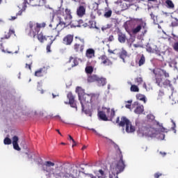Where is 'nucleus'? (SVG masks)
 I'll list each match as a JSON object with an SVG mask.
<instances>
[{"instance_id":"obj_34","label":"nucleus","mask_w":178,"mask_h":178,"mask_svg":"<svg viewBox=\"0 0 178 178\" xmlns=\"http://www.w3.org/2000/svg\"><path fill=\"white\" fill-rule=\"evenodd\" d=\"M97 83L100 84V86H105L106 84V79L105 78H99L97 77Z\"/></svg>"},{"instance_id":"obj_64","label":"nucleus","mask_w":178,"mask_h":178,"mask_svg":"<svg viewBox=\"0 0 178 178\" xmlns=\"http://www.w3.org/2000/svg\"><path fill=\"white\" fill-rule=\"evenodd\" d=\"M90 130H92V131H93L94 133H95V134H97L98 136V132H97V131L94 129H90Z\"/></svg>"},{"instance_id":"obj_51","label":"nucleus","mask_w":178,"mask_h":178,"mask_svg":"<svg viewBox=\"0 0 178 178\" xmlns=\"http://www.w3.org/2000/svg\"><path fill=\"white\" fill-rule=\"evenodd\" d=\"M172 38L175 41V42H178V36L175 35V33H172Z\"/></svg>"},{"instance_id":"obj_19","label":"nucleus","mask_w":178,"mask_h":178,"mask_svg":"<svg viewBox=\"0 0 178 178\" xmlns=\"http://www.w3.org/2000/svg\"><path fill=\"white\" fill-rule=\"evenodd\" d=\"M19 137L17 136H14L13 137V145L14 149L16 151H20V147H19Z\"/></svg>"},{"instance_id":"obj_52","label":"nucleus","mask_w":178,"mask_h":178,"mask_svg":"<svg viewBox=\"0 0 178 178\" xmlns=\"http://www.w3.org/2000/svg\"><path fill=\"white\" fill-rule=\"evenodd\" d=\"M112 27V25L107 24L106 26H103L102 28V31H105V30H108V29H111Z\"/></svg>"},{"instance_id":"obj_1","label":"nucleus","mask_w":178,"mask_h":178,"mask_svg":"<svg viewBox=\"0 0 178 178\" xmlns=\"http://www.w3.org/2000/svg\"><path fill=\"white\" fill-rule=\"evenodd\" d=\"M47 26L45 22L42 23H35L33 21H30L28 24V29H26V33H28V35L29 37H33V38H35L37 35V38L40 42H44V41L47 40V38L42 33H40L41 29H44Z\"/></svg>"},{"instance_id":"obj_39","label":"nucleus","mask_w":178,"mask_h":178,"mask_svg":"<svg viewBox=\"0 0 178 178\" xmlns=\"http://www.w3.org/2000/svg\"><path fill=\"white\" fill-rule=\"evenodd\" d=\"M3 144L5 145H10V144H12V140L8 137H6L3 140Z\"/></svg>"},{"instance_id":"obj_29","label":"nucleus","mask_w":178,"mask_h":178,"mask_svg":"<svg viewBox=\"0 0 178 178\" xmlns=\"http://www.w3.org/2000/svg\"><path fill=\"white\" fill-rule=\"evenodd\" d=\"M138 57L140 58L138 60V66H143V65L145 63V57L144 56V54H139L138 55Z\"/></svg>"},{"instance_id":"obj_37","label":"nucleus","mask_w":178,"mask_h":178,"mask_svg":"<svg viewBox=\"0 0 178 178\" xmlns=\"http://www.w3.org/2000/svg\"><path fill=\"white\" fill-rule=\"evenodd\" d=\"M70 25L71 26V27H79V26H80L79 24V20H72V19Z\"/></svg>"},{"instance_id":"obj_58","label":"nucleus","mask_w":178,"mask_h":178,"mask_svg":"<svg viewBox=\"0 0 178 178\" xmlns=\"http://www.w3.org/2000/svg\"><path fill=\"white\" fill-rule=\"evenodd\" d=\"M29 159H33V153L27 154Z\"/></svg>"},{"instance_id":"obj_31","label":"nucleus","mask_w":178,"mask_h":178,"mask_svg":"<svg viewBox=\"0 0 178 178\" xmlns=\"http://www.w3.org/2000/svg\"><path fill=\"white\" fill-rule=\"evenodd\" d=\"M90 102L94 101H98V98H99V95L95 93H90Z\"/></svg>"},{"instance_id":"obj_23","label":"nucleus","mask_w":178,"mask_h":178,"mask_svg":"<svg viewBox=\"0 0 178 178\" xmlns=\"http://www.w3.org/2000/svg\"><path fill=\"white\" fill-rule=\"evenodd\" d=\"M76 92L78 94L79 99H81L83 95H86V93L84 92V90L81 88V87H76Z\"/></svg>"},{"instance_id":"obj_33","label":"nucleus","mask_w":178,"mask_h":178,"mask_svg":"<svg viewBox=\"0 0 178 178\" xmlns=\"http://www.w3.org/2000/svg\"><path fill=\"white\" fill-rule=\"evenodd\" d=\"M165 3H166L167 8H168V9H174L175 8V3H173V1H172V0H167L165 1Z\"/></svg>"},{"instance_id":"obj_14","label":"nucleus","mask_w":178,"mask_h":178,"mask_svg":"<svg viewBox=\"0 0 178 178\" xmlns=\"http://www.w3.org/2000/svg\"><path fill=\"white\" fill-rule=\"evenodd\" d=\"M99 59L101 60V64L104 65V66H111L112 65V61L105 55L100 56Z\"/></svg>"},{"instance_id":"obj_48","label":"nucleus","mask_w":178,"mask_h":178,"mask_svg":"<svg viewBox=\"0 0 178 178\" xmlns=\"http://www.w3.org/2000/svg\"><path fill=\"white\" fill-rule=\"evenodd\" d=\"M172 48L174 51H175L176 52H178V42H174V44H172Z\"/></svg>"},{"instance_id":"obj_42","label":"nucleus","mask_w":178,"mask_h":178,"mask_svg":"<svg viewBox=\"0 0 178 178\" xmlns=\"http://www.w3.org/2000/svg\"><path fill=\"white\" fill-rule=\"evenodd\" d=\"M78 23L79 24V27H87V26H88L87 23H84V21H83V19H79Z\"/></svg>"},{"instance_id":"obj_56","label":"nucleus","mask_w":178,"mask_h":178,"mask_svg":"<svg viewBox=\"0 0 178 178\" xmlns=\"http://www.w3.org/2000/svg\"><path fill=\"white\" fill-rule=\"evenodd\" d=\"M161 176H162L161 173L157 172L154 174V178H159Z\"/></svg>"},{"instance_id":"obj_21","label":"nucleus","mask_w":178,"mask_h":178,"mask_svg":"<svg viewBox=\"0 0 178 178\" xmlns=\"http://www.w3.org/2000/svg\"><path fill=\"white\" fill-rule=\"evenodd\" d=\"M103 109L106 111V113H107V115L110 117V119L113 120V118H115V109L112 108L111 111L110 108H106V107L103 108Z\"/></svg>"},{"instance_id":"obj_53","label":"nucleus","mask_w":178,"mask_h":178,"mask_svg":"<svg viewBox=\"0 0 178 178\" xmlns=\"http://www.w3.org/2000/svg\"><path fill=\"white\" fill-rule=\"evenodd\" d=\"M51 45H52V43H51L50 40L49 44L47 45V52H51Z\"/></svg>"},{"instance_id":"obj_46","label":"nucleus","mask_w":178,"mask_h":178,"mask_svg":"<svg viewBox=\"0 0 178 178\" xmlns=\"http://www.w3.org/2000/svg\"><path fill=\"white\" fill-rule=\"evenodd\" d=\"M135 81L138 84V86H140V84H143V82L144 81L143 80L142 77H138L135 79Z\"/></svg>"},{"instance_id":"obj_20","label":"nucleus","mask_w":178,"mask_h":178,"mask_svg":"<svg viewBox=\"0 0 178 178\" xmlns=\"http://www.w3.org/2000/svg\"><path fill=\"white\" fill-rule=\"evenodd\" d=\"M86 56L88 59L95 58V50L94 49H88L86 52Z\"/></svg>"},{"instance_id":"obj_11","label":"nucleus","mask_w":178,"mask_h":178,"mask_svg":"<svg viewBox=\"0 0 178 178\" xmlns=\"http://www.w3.org/2000/svg\"><path fill=\"white\" fill-rule=\"evenodd\" d=\"M74 39V35L68 34L63 38V44H64V45H70L71 44L73 43Z\"/></svg>"},{"instance_id":"obj_26","label":"nucleus","mask_w":178,"mask_h":178,"mask_svg":"<svg viewBox=\"0 0 178 178\" xmlns=\"http://www.w3.org/2000/svg\"><path fill=\"white\" fill-rule=\"evenodd\" d=\"M98 76L96 74L89 75L87 79L88 83H95V81H97Z\"/></svg>"},{"instance_id":"obj_63","label":"nucleus","mask_w":178,"mask_h":178,"mask_svg":"<svg viewBox=\"0 0 178 178\" xmlns=\"http://www.w3.org/2000/svg\"><path fill=\"white\" fill-rule=\"evenodd\" d=\"M160 154H161V155H162V156H165V155H166V152H160Z\"/></svg>"},{"instance_id":"obj_24","label":"nucleus","mask_w":178,"mask_h":178,"mask_svg":"<svg viewBox=\"0 0 178 178\" xmlns=\"http://www.w3.org/2000/svg\"><path fill=\"white\" fill-rule=\"evenodd\" d=\"M18 8H19V9L22 8V9L16 14V16H22V14L23 13V12L26 10V8H27V5L26 2H24L22 5H19Z\"/></svg>"},{"instance_id":"obj_8","label":"nucleus","mask_w":178,"mask_h":178,"mask_svg":"<svg viewBox=\"0 0 178 178\" xmlns=\"http://www.w3.org/2000/svg\"><path fill=\"white\" fill-rule=\"evenodd\" d=\"M138 133H139V134H142V136L154 137V135L156 133V130L152 127H142L138 129Z\"/></svg>"},{"instance_id":"obj_28","label":"nucleus","mask_w":178,"mask_h":178,"mask_svg":"<svg viewBox=\"0 0 178 178\" xmlns=\"http://www.w3.org/2000/svg\"><path fill=\"white\" fill-rule=\"evenodd\" d=\"M79 59L78 58H73V56L70 57L69 63L73 62V64L72 65V67H74L75 66L79 65Z\"/></svg>"},{"instance_id":"obj_30","label":"nucleus","mask_w":178,"mask_h":178,"mask_svg":"<svg viewBox=\"0 0 178 178\" xmlns=\"http://www.w3.org/2000/svg\"><path fill=\"white\" fill-rule=\"evenodd\" d=\"M136 99H138L139 101H143L144 104L147 102V99H145V95L138 93L136 95Z\"/></svg>"},{"instance_id":"obj_22","label":"nucleus","mask_w":178,"mask_h":178,"mask_svg":"<svg viewBox=\"0 0 178 178\" xmlns=\"http://www.w3.org/2000/svg\"><path fill=\"white\" fill-rule=\"evenodd\" d=\"M145 26V23L141 21V23L138 24L136 28L132 29L133 34H137V33H140L141 31V29H143V26Z\"/></svg>"},{"instance_id":"obj_50","label":"nucleus","mask_w":178,"mask_h":178,"mask_svg":"<svg viewBox=\"0 0 178 178\" xmlns=\"http://www.w3.org/2000/svg\"><path fill=\"white\" fill-rule=\"evenodd\" d=\"M115 40V38L113 37V35H111L108 38H107V41L108 42H112V41Z\"/></svg>"},{"instance_id":"obj_12","label":"nucleus","mask_w":178,"mask_h":178,"mask_svg":"<svg viewBox=\"0 0 178 178\" xmlns=\"http://www.w3.org/2000/svg\"><path fill=\"white\" fill-rule=\"evenodd\" d=\"M133 106L134 108H136L134 113H136V115H141V113L144 112V106L143 104H139L138 102H135Z\"/></svg>"},{"instance_id":"obj_9","label":"nucleus","mask_w":178,"mask_h":178,"mask_svg":"<svg viewBox=\"0 0 178 178\" xmlns=\"http://www.w3.org/2000/svg\"><path fill=\"white\" fill-rule=\"evenodd\" d=\"M81 104L82 111H84L86 108H88L90 104H91V96L90 94H86L79 99Z\"/></svg>"},{"instance_id":"obj_45","label":"nucleus","mask_w":178,"mask_h":178,"mask_svg":"<svg viewBox=\"0 0 178 178\" xmlns=\"http://www.w3.org/2000/svg\"><path fill=\"white\" fill-rule=\"evenodd\" d=\"M157 126H159L160 127H161L160 129V131H161L162 133H168V129H166L165 127L161 126V124L159 123V122H156Z\"/></svg>"},{"instance_id":"obj_49","label":"nucleus","mask_w":178,"mask_h":178,"mask_svg":"<svg viewBox=\"0 0 178 178\" xmlns=\"http://www.w3.org/2000/svg\"><path fill=\"white\" fill-rule=\"evenodd\" d=\"M112 16V11L111 10H108L104 13V17H111Z\"/></svg>"},{"instance_id":"obj_62","label":"nucleus","mask_w":178,"mask_h":178,"mask_svg":"<svg viewBox=\"0 0 178 178\" xmlns=\"http://www.w3.org/2000/svg\"><path fill=\"white\" fill-rule=\"evenodd\" d=\"M68 137H69L70 140H72V143H75V140H74V139H73V137H72V136L68 135Z\"/></svg>"},{"instance_id":"obj_13","label":"nucleus","mask_w":178,"mask_h":178,"mask_svg":"<svg viewBox=\"0 0 178 178\" xmlns=\"http://www.w3.org/2000/svg\"><path fill=\"white\" fill-rule=\"evenodd\" d=\"M83 5H80L76 9V15L79 17H83L86 15V9L87 6H86V3H83Z\"/></svg>"},{"instance_id":"obj_25","label":"nucleus","mask_w":178,"mask_h":178,"mask_svg":"<svg viewBox=\"0 0 178 178\" xmlns=\"http://www.w3.org/2000/svg\"><path fill=\"white\" fill-rule=\"evenodd\" d=\"M118 41L121 44H124L126 42V35L122 32L118 33Z\"/></svg>"},{"instance_id":"obj_32","label":"nucleus","mask_w":178,"mask_h":178,"mask_svg":"<svg viewBox=\"0 0 178 178\" xmlns=\"http://www.w3.org/2000/svg\"><path fill=\"white\" fill-rule=\"evenodd\" d=\"M119 55L120 59H122L123 62H124V58L127 57V51L124 49H122Z\"/></svg>"},{"instance_id":"obj_5","label":"nucleus","mask_w":178,"mask_h":178,"mask_svg":"<svg viewBox=\"0 0 178 178\" xmlns=\"http://www.w3.org/2000/svg\"><path fill=\"white\" fill-rule=\"evenodd\" d=\"M115 123H117L120 127H124L125 131L127 133H134L136 131V127L131 124L130 120H128L127 118L122 116L121 118L118 117Z\"/></svg>"},{"instance_id":"obj_18","label":"nucleus","mask_w":178,"mask_h":178,"mask_svg":"<svg viewBox=\"0 0 178 178\" xmlns=\"http://www.w3.org/2000/svg\"><path fill=\"white\" fill-rule=\"evenodd\" d=\"M47 67H43L35 72V76L36 77H42L44 74H47Z\"/></svg>"},{"instance_id":"obj_6","label":"nucleus","mask_w":178,"mask_h":178,"mask_svg":"<svg viewBox=\"0 0 178 178\" xmlns=\"http://www.w3.org/2000/svg\"><path fill=\"white\" fill-rule=\"evenodd\" d=\"M113 147L116 151L119 152L120 160L116 163V169L118 170V173H122L123 170H124V168H126V164H124V161H123V154H122V150H120V147L115 142H113Z\"/></svg>"},{"instance_id":"obj_40","label":"nucleus","mask_w":178,"mask_h":178,"mask_svg":"<svg viewBox=\"0 0 178 178\" xmlns=\"http://www.w3.org/2000/svg\"><path fill=\"white\" fill-rule=\"evenodd\" d=\"M115 174L113 173V172H112V173L110 175V176H109L110 178H119V177H118V175H119V173H120V172H118V169H116V164H115Z\"/></svg>"},{"instance_id":"obj_41","label":"nucleus","mask_w":178,"mask_h":178,"mask_svg":"<svg viewBox=\"0 0 178 178\" xmlns=\"http://www.w3.org/2000/svg\"><path fill=\"white\" fill-rule=\"evenodd\" d=\"M99 173L100 175H97L98 178H105L106 177V175L105 174V171L103 170H99Z\"/></svg>"},{"instance_id":"obj_17","label":"nucleus","mask_w":178,"mask_h":178,"mask_svg":"<svg viewBox=\"0 0 178 178\" xmlns=\"http://www.w3.org/2000/svg\"><path fill=\"white\" fill-rule=\"evenodd\" d=\"M67 97L69 99V104L72 108H77V104H76V102H74V96L73 95V93L69 92L67 95Z\"/></svg>"},{"instance_id":"obj_10","label":"nucleus","mask_w":178,"mask_h":178,"mask_svg":"<svg viewBox=\"0 0 178 178\" xmlns=\"http://www.w3.org/2000/svg\"><path fill=\"white\" fill-rule=\"evenodd\" d=\"M64 21L67 23V26H70L73 15H72V10L69 8H65V13L63 15Z\"/></svg>"},{"instance_id":"obj_2","label":"nucleus","mask_w":178,"mask_h":178,"mask_svg":"<svg viewBox=\"0 0 178 178\" xmlns=\"http://www.w3.org/2000/svg\"><path fill=\"white\" fill-rule=\"evenodd\" d=\"M79 178L80 177V168L76 165L64 164L61 165L60 177Z\"/></svg>"},{"instance_id":"obj_57","label":"nucleus","mask_w":178,"mask_h":178,"mask_svg":"<svg viewBox=\"0 0 178 178\" xmlns=\"http://www.w3.org/2000/svg\"><path fill=\"white\" fill-rule=\"evenodd\" d=\"M86 176H88V177H90V178H97V176H95L92 174H86Z\"/></svg>"},{"instance_id":"obj_3","label":"nucleus","mask_w":178,"mask_h":178,"mask_svg":"<svg viewBox=\"0 0 178 178\" xmlns=\"http://www.w3.org/2000/svg\"><path fill=\"white\" fill-rule=\"evenodd\" d=\"M55 166V163L52 161H45L42 165L43 172H46V177L47 178L55 177L60 178V173L62 171V165L56 166L55 168H53Z\"/></svg>"},{"instance_id":"obj_60","label":"nucleus","mask_w":178,"mask_h":178,"mask_svg":"<svg viewBox=\"0 0 178 178\" xmlns=\"http://www.w3.org/2000/svg\"><path fill=\"white\" fill-rule=\"evenodd\" d=\"M133 47H134V48H140V47H141V45L138 44H134Z\"/></svg>"},{"instance_id":"obj_27","label":"nucleus","mask_w":178,"mask_h":178,"mask_svg":"<svg viewBox=\"0 0 178 178\" xmlns=\"http://www.w3.org/2000/svg\"><path fill=\"white\" fill-rule=\"evenodd\" d=\"M98 116L101 119V120H104V122H108V117H106V114L104 111H99Z\"/></svg>"},{"instance_id":"obj_43","label":"nucleus","mask_w":178,"mask_h":178,"mask_svg":"<svg viewBox=\"0 0 178 178\" xmlns=\"http://www.w3.org/2000/svg\"><path fill=\"white\" fill-rule=\"evenodd\" d=\"M90 29H97V24L94 21H89Z\"/></svg>"},{"instance_id":"obj_15","label":"nucleus","mask_w":178,"mask_h":178,"mask_svg":"<svg viewBox=\"0 0 178 178\" xmlns=\"http://www.w3.org/2000/svg\"><path fill=\"white\" fill-rule=\"evenodd\" d=\"M60 32L59 31L56 30V29H54L51 31L50 36H48V38L51 40V44H53L55 40H56L57 37H59Z\"/></svg>"},{"instance_id":"obj_55","label":"nucleus","mask_w":178,"mask_h":178,"mask_svg":"<svg viewBox=\"0 0 178 178\" xmlns=\"http://www.w3.org/2000/svg\"><path fill=\"white\" fill-rule=\"evenodd\" d=\"M165 77H169V73L166 72L165 70H161Z\"/></svg>"},{"instance_id":"obj_7","label":"nucleus","mask_w":178,"mask_h":178,"mask_svg":"<svg viewBox=\"0 0 178 178\" xmlns=\"http://www.w3.org/2000/svg\"><path fill=\"white\" fill-rule=\"evenodd\" d=\"M86 48V40L81 37H75V43L73 46V49L78 54H83Z\"/></svg>"},{"instance_id":"obj_38","label":"nucleus","mask_w":178,"mask_h":178,"mask_svg":"<svg viewBox=\"0 0 178 178\" xmlns=\"http://www.w3.org/2000/svg\"><path fill=\"white\" fill-rule=\"evenodd\" d=\"M59 26H61L62 29H65V27H67V23H66V21L62 22L60 19L59 23L57 24V27H59Z\"/></svg>"},{"instance_id":"obj_54","label":"nucleus","mask_w":178,"mask_h":178,"mask_svg":"<svg viewBox=\"0 0 178 178\" xmlns=\"http://www.w3.org/2000/svg\"><path fill=\"white\" fill-rule=\"evenodd\" d=\"M31 65H33V62L29 63V64H26V69H29V70H31Z\"/></svg>"},{"instance_id":"obj_4","label":"nucleus","mask_w":178,"mask_h":178,"mask_svg":"<svg viewBox=\"0 0 178 178\" xmlns=\"http://www.w3.org/2000/svg\"><path fill=\"white\" fill-rule=\"evenodd\" d=\"M12 35H16L15 34V30L13 29H9L8 32H6L3 38H1L0 40V51L2 52H4V54H17V51H9V49H8V44L5 42V40H9Z\"/></svg>"},{"instance_id":"obj_35","label":"nucleus","mask_w":178,"mask_h":178,"mask_svg":"<svg viewBox=\"0 0 178 178\" xmlns=\"http://www.w3.org/2000/svg\"><path fill=\"white\" fill-rule=\"evenodd\" d=\"M130 91H131V92H139L140 88L137 85H131L130 88Z\"/></svg>"},{"instance_id":"obj_36","label":"nucleus","mask_w":178,"mask_h":178,"mask_svg":"<svg viewBox=\"0 0 178 178\" xmlns=\"http://www.w3.org/2000/svg\"><path fill=\"white\" fill-rule=\"evenodd\" d=\"M85 71L87 74H92V72H94V67L92 66H87L85 68Z\"/></svg>"},{"instance_id":"obj_59","label":"nucleus","mask_w":178,"mask_h":178,"mask_svg":"<svg viewBox=\"0 0 178 178\" xmlns=\"http://www.w3.org/2000/svg\"><path fill=\"white\" fill-rule=\"evenodd\" d=\"M90 17H91V19H92V20H94V19H95V15H94L93 13H90Z\"/></svg>"},{"instance_id":"obj_61","label":"nucleus","mask_w":178,"mask_h":178,"mask_svg":"<svg viewBox=\"0 0 178 178\" xmlns=\"http://www.w3.org/2000/svg\"><path fill=\"white\" fill-rule=\"evenodd\" d=\"M55 118H56V119H58V120H60V122H62V118H60V116H59V115H56Z\"/></svg>"},{"instance_id":"obj_44","label":"nucleus","mask_w":178,"mask_h":178,"mask_svg":"<svg viewBox=\"0 0 178 178\" xmlns=\"http://www.w3.org/2000/svg\"><path fill=\"white\" fill-rule=\"evenodd\" d=\"M156 82L158 86H161V83H162V76H156Z\"/></svg>"},{"instance_id":"obj_16","label":"nucleus","mask_w":178,"mask_h":178,"mask_svg":"<svg viewBox=\"0 0 178 178\" xmlns=\"http://www.w3.org/2000/svg\"><path fill=\"white\" fill-rule=\"evenodd\" d=\"M31 6H44L47 3V0H29Z\"/></svg>"},{"instance_id":"obj_47","label":"nucleus","mask_w":178,"mask_h":178,"mask_svg":"<svg viewBox=\"0 0 178 178\" xmlns=\"http://www.w3.org/2000/svg\"><path fill=\"white\" fill-rule=\"evenodd\" d=\"M87 108L85 107L84 110H82L83 112L86 113V115H88V116H92V113L90 111V110H87Z\"/></svg>"}]
</instances>
